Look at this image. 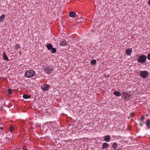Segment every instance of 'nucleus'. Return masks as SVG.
<instances>
[{"label":"nucleus","instance_id":"1","mask_svg":"<svg viewBox=\"0 0 150 150\" xmlns=\"http://www.w3.org/2000/svg\"><path fill=\"white\" fill-rule=\"evenodd\" d=\"M137 60L139 63H144L146 59V56L144 55H141L139 56H138L136 57Z\"/></svg>","mask_w":150,"mask_h":150},{"label":"nucleus","instance_id":"2","mask_svg":"<svg viewBox=\"0 0 150 150\" xmlns=\"http://www.w3.org/2000/svg\"><path fill=\"white\" fill-rule=\"evenodd\" d=\"M35 73V71L33 70H28L25 72V76L26 78H30L34 76Z\"/></svg>","mask_w":150,"mask_h":150},{"label":"nucleus","instance_id":"3","mask_svg":"<svg viewBox=\"0 0 150 150\" xmlns=\"http://www.w3.org/2000/svg\"><path fill=\"white\" fill-rule=\"evenodd\" d=\"M130 91H128L127 92H122V98H124L125 100H129L131 95L130 93Z\"/></svg>","mask_w":150,"mask_h":150},{"label":"nucleus","instance_id":"4","mask_svg":"<svg viewBox=\"0 0 150 150\" xmlns=\"http://www.w3.org/2000/svg\"><path fill=\"white\" fill-rule=\"evenodd\" d=\"M44 72L45 73L48 74L52 73L53 69V68L52 66H47L44 68Z\"/></svg>","mask_w":150,"mask_h":150},{"label":"nucleus","instance_id":"5","mask_svg":"<svg viewBox=\"0 0 150 150\" xmlns=\"http://www.w3.org/2000/svg\"><path fill=\"white\" fill-rule=\"evenodd\" d=\"M139 74L140 76L143 79H145L148 76L149 73L146 71H139Z\"/></svg>","mask_w":150,"mask_h":150},{"label":"nucleus","instance_id":"6","mask_svg":"<svg viewBox=\"0 0 150 150\" xmlns=\"http://www.w3.org/2000/svg\"><path fill=\"white\" fill-rule=\"evenodd\" d=\"M50 88V86L48 84L42 85L41 86V89L44 91H47Z\"/></svg>","mask_w":150,"mask_h":150},{"label":"nucleus","instance_id":"7","mask_svg":"<svg viewBox=\"0 0 150 150\" xmlns=\"http://www.w3.org/2000/svg\"><path fill=\"white\" fill-rule=\"evenodd\" d=\"M69 16L70 17L74 18L78 17L76 16V13L74 11H71L69 13Z\"/></svg>","mask_w":150,"mask_h":150},{"label":"nucleus","instance_id":"8","mask_svg":"<svg viewBox=\"0 0 150 150\" xmlns=\"http://www.w3.org/2000/svg\"><path fill=\"white\" fill-rule=\"evenodd\" d=\"M110 137L109 135H106L104 137V140L106 142H108L110 141Z\"/></svg>","mask_w":150,"mask_h":150},{"label":"nucleus","instance_id":"9","mask_svg":"<svg viewBox=\"0 0 150 150\" xmlns=\"http://www.w3.org/2000/svg\"><path fill=\"white\" fill-rule=\"evenodd\" d=\"M118 146V144H117L116 142H114L112 144L111 147L114 150H116L117 147Z\"/></svg>","mask_w":150,"mask_h":150},{"label":"nucleus","instance_id":"10","mask_svg":"<svg viewBox=\"0 0 150 150\" xmlns=\"http://www.w3.org/2000/svg\"><path fill=\"white\" fill-rule=\"evenodd\" d=\"M132 48H128L125 51V53L127 55H130L132 52Z\"/></svg>","mask_w":150,"mask_h":150},{"label":"nucleus","instance_id":"11","mask_svg":"<svg viewBox=\"0 0 150 150\" xmlns=\"http://www.w3.org/2000/svg\"><path fill=\"white\" fill-rule=\"evenodd\" d=\"M59 44L61 46H64L67 45V42L65 40H63L62 41H60Z\"/></svg>","mask_w":150,"mask_h":150},{"label":"nucleus","instance_id":"12","mask_svg":"<svg viewBox=\"0 0 150 150\" xmlns=\"http://www.w3.org/2000/svg\"><path fill=\"white\" fill-rule=\"evenodd\" d=\"M108 147L109 144L108 143L105 142L103 143V144L102 149H104L108 148Z\"/></svg>","mask_w":150,"mask_h":150},{"label":"nucleus","instance_id":"13","mask_svg":"<svg viewBox=\"0 0 150 150\" xmlns=\"http://www.w3.org/2000/svg\"><path fill=\"white\" fill-rule=\"evenodd\" d=\"M113 94L117 96H120L121 95V93L120 92L117 91H114L113 92Z\"/></svg>","mask_w":150,"mask_h":150},{"label":"nucleus","instance_id":"14","mask_svg":"<svg viewBox=\"0 0 150 150\" xmlns=\"http://www.w3.org/2000/svg\"><path fill=\"white\" fill-rule=\"evenodd\" d=\"M47 48L49 50H51L53 47V45L51 44H48L46 45Z\"/></svg>","mask_w":150,"mask_h":150},{"label":"nucleus","instance_id":"15","mask_svg":"<svg viewBox=\"0 0 150 150\" xmlns=\"http://www.w3.org/2000/svg\"><path fill=\"white\" fill-rule=\"evenodd\" d=\"M5 17V16L4 14H3L1 16H0V22L4 21Z\"/></svg>","mask_w":150,"mask_h":150},{"label":"nucleus","instance_id":"16","mask_svg":"<svg viewBox=\"0 0 150 150\" xmlns=\"http://www.w3.org/2000/svg\"><path fill=\"white\" fill-rule=\"evenodd\" d=\"M145 123H146V126L148 128H150V120H147L146 122Z\"/></svg>","mask_w":150,"mask_h":150},{"label":"nucleus","instance_id":"17","mask_svg":"<svg viewBox=\"0 0 150 150\" xmlns=\"http://www.w3.org/2000/svg\"><path fill=\"white\" fill-rule=\"evenodd\" d=\"M3 59H4L8 61L9 60V59L8 58V57H7L6 54L5 53H4L3 54Z\"/></svg>","mask_w":150,"mask_h":150},{"label":"nucleus","instance_id":"18","mask_svg":"<svg viewBox=\"0 0 150 150\" xmlns=\"http://www.w3.org/2000/svg\"><path fill=\"white\" fill-rule=\"evenodd\" d=\"M23 98L25 99H27L31 97L30 95H27L26 94H24L23 95Z\"/></svg>","mask_w":150,"mask_h":150},{"label":"nucleus","instance_id":"19","mask_svg":"<svg viewBox=\"0 0 150 150\" xmlns=\"http://www.w3.org/2000/svg\"><path fill=\"white\" fill-rule=\"evenodd\" d=\"M96 61L95 59H93L91 61V65H94L96 64Z\"/></svg>","mask_w":150,"mask_h":150},{"label":"nucleus","instance_id":"20","mask_svg":"<svg viewBox=\"0 0 150 150\" xmlns=\"http://www.w3.org/2000/svg\"><path fill=\"white\" fill-rule=\"evenodd\" d=\"M145 116L143 115L141 118L140 122H144V120L145 118Z\"/></svg>","mask_w":150,"mask_h":150},{"label":"nucleus","instance_id":"21","mask_svg":"<svg viewBox=\"0 0 150 150\" xmlns=\"http://www.w3.org/2000/svg\"><path fill=\"white\" fill-rule=\"evenodd\" d=\"M51 52L53 53H55L56 52V49L54 47H52V49H51Z\"/></svg>","mask_w":150,"mask_h":150},{"label":"nucleus","instance_id":"22","mask_svg":"<svg viewBox=\"0 0 150 150\" xmlns=\"http://www.w3.org/2000/svg\"><path fill=\"white\" fill-rule=\"evenodd\" d=\"M8 92L9 94L11 95L13 93L12 90L11 88H9L8 89Z\"/></svg>","mask_w":150,"mask_h":150},{"label":"nucleus","instance_id":"23","mask_svg":"<svg viewBox=\"0 0 150 150\" xmlns=\"http://www.w3.org/2000/svg\"><path fill=\"white\" fill-rule=\"evenodd\" d=\"M20 47V45L18 44H17L15 46V48L16 49V50H17L18 48H19Z\"/></svg>","mask_w":150,"mask_h":150},{"label":"nucleus","instance_id":"24","mask_svg":"<svg viewBox=\"0 0 150 150\" xmlns=\"http://www.w3.org/2000/svg\"><path fill=\"white\" fill-rule=\"evenodd\" d=\"M148 59L150 60V53H149L147 55Z\"/></svg>","mask_w":150,"mask_h":150},{"label":"nucleus","instance_id":"25","mask_svg":"<svg viewBox=\"0 0 150 150\" xmlns=\"http://www.w3.org/2000/svg\"><path fill=\"white\" fill-rule=\"evenodd\" d=\"M13 130V128L12 127H11L10 128V131L11 132H12V131Z\"/></svg>","mask_w":150,"mask_h":150},{"label":"nucleus","instance_id":"26","mask_svg":"<svg viewBox=\"0 0 150 150\" xmlns=\"http://www.w3.org/2000/svg\"><path fill=\"white\" fill-rule=\"evenodd\" d=\"M104 76L105 77H108L109 76V75H104Z\"/></svg>","mask_w":150,"mask_h":150},{"label":"nucleus","instance_id":"27","mask_svg":"<svg viewBox=\"0 0 150 150\" xmlns=\"http://www.w3.org/2000/svg\"><path fill=\"white\" fill-rule=\"evenodd\" d=\"M144 116H145V117H148L149 116V114H146V115H144Z\"/></svg>","mask_w":150,"mask_h":150},{"label":"nucleus","instance_id":"28","mask_svg":"<svg viewBox=\"0 0 150 150\" xmlns=\"http://www.w3.org/2000/svg\"><path fill=\"white\" fill-rule=\"evenodd\" d=\"M130 115L131 116H134V113H132L130 114Z\"/></svg>","mask_w":150,"mask_h":150},{"label":"nucleus","instance_id":"29","mask_svg":"<svg viewBox=\"0 0 150 150\" xmlns=\"http://www.w3.org/2000/svg\"><path fill=\"white\" fill-rule=\"evenodd\" d=\"M148 4L150 6V0H149V1H148Z\"/></svg>","mask_w":150,"mask_h":150},{"label":"nucleus","instance_id":"30","mask_svg":"<svg viewBox=\"0 0 150 150\" xmlns=\"http://www.w3.org/2000/svg\"><path fill=\"white\" fill-rule=\"evenodd\" d=\"M139 125H140L141 126H142V125H143V124L142 123H140V124H139Z\"/></svg>","mask_w":150,"mask_h":150},{"label":"nucleus","instance_id":"31","mask_svg":"<svg viewBox=\"0 0 150 150\" xmlns=\"http://www.w3.org/2000/svg\"><path fill=\"white\" fill-rule=\"evenodd\" d=\"M23 149H25V150H26L27 149H25V146H23Z\"/></svg>","mask_w":150,"mask_h":150},{"label":"nucleus","instance_id":"32","mask_svg":"<svg viewBox=\"0 0 150 150\" xmlns=\"http://www.w3.org/2000/svg\"><path fill=\"white\" fill-rule=\"evenodd\" d=\"M91 32H92V33H94V31L93 29L91 30Z\"/></svg>","mask_w":150,"mask_h":150},{"label":"nucleus","instance_id":"33","mask_svg":"<svg viewBox=\"0 0 150 150\" xmlns=\"http://www.w3.org/2000/svg\"><path fill=\"white\" fill-rule=\"evenodd\" d=\"M76 16H78V17H79L78 15H76Z\"/></svg>","mask_w":150,"mask_h":150},{"label":"nucleus","instance_id":"34","mask_svg":"<svg viewBox=\"0 0 150 150\" xmlns=\"http://www.w3.org/2000/svg\"><path fill=\"white\" fill-rule=\"evenodd\" d=\"M1 128L2 129H3V127H1Z\"/></svg>","mask_w":150,"mask_h":150}]
</instances>
